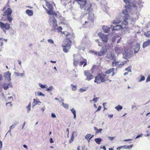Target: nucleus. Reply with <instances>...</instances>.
<instances>
[{
    "label": "nucleus",
    "instance_id": "a878e982",
    "mask_svg": "<svg viewBox=\"0 0 150 150\" xmlns=\"http://www.w3.org/2000/svg\"><path fill=\"white\" fill-rule=\"evenodd\" d=\"M108 59L111 60H114L115 58V57H114V55L112 54L111 53L109 55H108Z\"/></svg>",
    "mask_w": 150,
    "mask_h": 150
},
{
    "label": "nucleus",
    "instance_id": "a211bd4d",
    "mask_svg": "<svg viewBox=\"0 0 150 150\" xmlns=\"http://www.w3.org/2000/svg\"><path fill=\"white\" fill-rule=\"evenodd\" d=\"M106 50H101L98 52V54L100 56H103L105 54V53L107 52Z\"/></svg>",
    "mask_w": 150,
    "mask_h": 150
},
{
    "label": "nucleus",
    "instance_id": "864d4df0",
    "mask_svg": "<svg viewBox=\"0 0 150 150\" xmlns=\"http://www.w3.org/2000/svg\"><path fill=\"white\" fill-rule=\"evenodd\" d=\"M52 89V86H50L49 88L47 89V91H51Z\"/></svg>",
    "mask_w": 150,
    "mask_h": 150
},
{
    "label": "nucleus",
    "instance_id": "c03bdc74",
    "mask_svg": "<svg viewBox=\"0 0 150 150\" xmlns=\"http://www.w3.org/2000/svg\"><path fill=\"white\" fill-rule=\"evenodd\" d=\"M98 98H94L93 100L90 101V102H91L92 101H93L95 103H96Z\"/></svg>",
    "mask_w": 150,
    "mask_h": 150
},
{
    "label": "nucleus",
    "instance_id": "5701e85b",
    "mask_svg": "<svg viewBox=\"0 0 150 150\" xmlns=\"http://www.w3.org/2000/svg\"><path fill=\"white\" fill-rule=\"evenodd\" d=\"M74 132H73L72 134L71 138L69 141V144H71L73 141L74 139Z\"/></svg>",
    "mask_w": 150,
    "mask_h": 150
},
{
    "label": "nucleus",
    "instance_id": "7ed1b4c3",
    "mask_svg": "<svg viewBox=\"0 0 150 150\" xmlns=\"http://www.w3.org/2000/svg\"><path fill=\"white\" fill-rule=\"evenodd\" d=\"M46 2V6L47 8L44 6H43L45 10L47 13L48 15H53L54 16H57V14L54 11V8L51 4L49 3L48 1L45 0Z\"/></svg>",
    "mask_w": 150,
    "mask_h": 150
},
{
    "label": "nucleus",
    "instance_id": "ea45409f",
    "mask_svg": "<svg viewBox=\"0 0 150 150\" xmlns=\"http://www.w3.org/2000/svg\"><path fill=\"white\" fill-rule=\"evenodd\" d=\"M133 146V145L132 144V145H130L127 146H125V145L124 146H123L125 148H128V149H130Z\"/></svg>",
    "mask_w": 150,
    "mask_h": 150
},
{
    "label": "nucleus",
    "instance_id": "6ab92c4d",
    "mask_svg": "<svg viewBox=\"0 0 150 150\" xmlns=\"http://www.w3.org/2000/svg\"><path fill=\"white\" fill-rule=\"evenodd\" d=\"M115 50L116 53L119 54L121 53L122 51V49L121 47H116L115 48Z\"/></svg>",
    "mask_w": 150,
    "mask_h": 150
},
{
    "label": "nucleus",
    "instance_id": "09e8293b",
    "mask_svg": "<svg viewBox=\"0 0 150 150\" xmlns=\"http://www.w3.org/2000/svg\"><path fill=\"white\" fill-rule=\"evenodd\" d=\"M47 41H48V42L49 43H50L51 44H52L54 43V42L51 39H48L47 40Z\"/></svg>",
    "mask_w": 150,
    "mask_h": 150
},
{
    "label": "nucleus",
    "instance_id": "6e6d98bb",
    "mask_svg": "<svg viewBox=\"0 0 150 150\" xmlns=\"http://www.w3.org/2000/svg\"><path fill=\"white\" fill-rule=\"evenodd\" d=\"M98 42V45L99 46H101L102 45H103V44H102V42Z\"/></svg>",
    "mask_w": 150,
    "mask_h": 150
},
{
    "label": "nucleus",
    "instance_id": "2eb2a0df",
    "mask_svg": "<svg viewBox=\"0 0 150 150\" xmlns=\"http://www.w3.org/2000/svg\"><path fill=\"white\" fill-rule=\"evenodd\" d=\"M102 29L104 33H108L110 31V28L106 26H103L102 27Z\"/></svg>",
    "mask_w": 150,
    "mask_h": 150
},
{
    "label": "nucleus",
    "instance_id": "a19ab883",
    "mask_svg": "<svg viewBox=\"0 0 150 150\" xmlns=\"http://www.w3.org/2000/svg\"><path fill=\"white\" fill-rule=\"evenodd\" d=\"M98 66L97 65H95L93 66L92 68L91 69L92 71H94V70L98 68Z\"/></svg>",
    "mask_w": 150,
    "mask_h": 150
},
{
    "label": "nucleus",
    "instance_id": "f03ea898",
    "mask_svg": "<svg viewBox=\"0 0 150 150\" xmlns=\"http://www.w3.org/2000/svg\"><path fill=\"white\" fill-rule=\"evenodd\" d=\"M109 80L111 81L110 80H109L108 76L106 74L101 73L98 74L95 77L94 82L97 84H99L101 82H105Z\"/></svg>",
    "mask_w": 150,
    "mask_h": 150
},
{
    "label": "nucleus",
    "instance_id": "58836bf2",
    "mask_svg": "<svg viewBox=\"0 0 150 150\" xmlns=\"http://www.w3.org/2000/svg\"><path fill=\"white\" fill-rule=\"evenodd\" d=\"M33 102L35 105H37L39 103H41V102L39 100H37L35 99H33Z\"/></svg>",
    "mask_w": 150,
    "mask_h": 150
},
{
    "label": "nucleus",
    "instance_id": "ddd939ff",
    "mask_svg": "<svg viewBox=\"0 0 150 150\" xmlns=\"http://www.w3.org/2000/svg\"><path fill=\"white\" fill-rule=\"evenodd\" d=\"M123 28V27L121 25H117L114 26L112 30H120Z\"/></svg>",
    "mask_w": 150,
    "mask_h": 150
},
{
    "label": "nucleus",
    "instance_id": "dca6fc26",
    "mask_svg": "<svg viewBox=\"0 0 150 150\" xmlns=\"http://www.w3.org/2000/svg\"><path fill=\"white\" fill-rule=\"evenodd\" d=\"M140 48V45L138 43H137L134 48V52L135 53H136L138 52Z\"/></svg>",
    "mask_w": 150,
    "mask_h": 150
},
{
    "label": "nucleus",
    "instance_id": "6e6552de",
    "mask_svg": "<svg viewBox=\"0 0 150 150\" xmlns=\"http://www.w3.org/2000/svg\"><path fill=\"white\" fill-rule=\"evenodd\" d=\"M81 8H83L87 4V0H76Z\"/></svg>",
    "mask_w": 150,
    "mask_h": 150
},
{
    "label": "nucleus",
    "instance_id": "b1692460",
    "mask_svg": "<svg viewBox=\"0 0 150 150\" xmlns=\"http://www.w3.org/2000/svg\"><path fill=\"white\" fill-rule=\"evenodd\" d=\"M94 130L95 131H96V134H98L99 133H101L102 130V129H98L96 127H94Z\"/></svg>",
    "mask_w": 150,
    "mask_h": 150
},
{
    "label": "nucleus",
    "instance_id": "393cba45",
    "mask_svg": "<svg viewBox=\"0 0 150 150\" xmlns=\"http://www.w3.org/2000/svg\"><path fill=\"white\" fill-rule=\"evenodd\" d=\"M94 17V14H93L91 15L90 14L88 16V19L91 20L92 22H93Z\"/></svg>",
    "mask_w": 150,
    "mask_h": 150
},
{
    "label": "nucleus",
    "instance_id": "2f4dec72",
    "mask_svg": "<svg viewBox=\"0 0 150 150\" xmlns=\"http://www.w3.org/2000/svg\"><path fill=\"white\" fill-rule=\"evenodd\" d=\"M115 109L117 111H119L122 109V107L120 105H118L117 106L115 107Z\"/></svg>",
    "mask_w": 150,
    "mask_h": 150
},
{
    "label": "nucleus",
    "instance_id": "1a4fd4ad",
    "mask_svg": "<svg viewBox=\"0 0 150 150\" xmlns=\"http://www.w3.org/2000/svg\"><path fill=\"white\" fill-rule=\"evenodd\" d=\"M84 74L86 77V80L88 81L92 79L93 78V76L88 71H85Z\"/></svg>",
    "mask_w": 150,
    "mask_h": 150
},
{
    "label": "nucleus",
    "instance_id": "4d7b16f0",
    "mask_svg": "<svg viewBox=\"0 0 150 150\" xmlns=\"http://www.w3.org/2000/svg\"><path fill=\"white\" fill-rule=\"evenodd\" d=\"M51 116L53 118H55L56 117L55 115L53 113H52Z\"/></svg>",
    "mask_w": 150,
    "mask_h": 150
},
{
    "label": "nucleus",
    "instance_id": "de8ad7c7",
    "mask_svg": "<svg viewBox=\"0 0 150 150\" xmlns=\"http://www.w3.org/2000/svg\"><path fill=\"white\" fill-rule=\"evenodd\" d=\"M62 105L63 107L65 108H68L69 105L68 104H65L63 103H62Z\"/></svg>",
    "mask_w": 150,
    "mask_h": 150
},
{
    "label": "nucleus",
    "instance_id": "338daca9",
    "mask_svg": "<svg viewBox=\"0 0 150 150\" xmlns=\"http://www.w3.org/2000/svg\"><path fill=\"white\" fill-rule=\"evenodd\" d=\"M146 132H147V134H146V135L145 136H149L150 135V133H149L148 131H147Z\"/></svg>",
    "mask_w": 150,
    "mask_h": 150
},
{
    "label": "nucleus",
    "instance_id": "412c9836",
    "mask_svg": "<svg viewBox=\"0 0 150 150\" xmlns=\"http://www.w3.org/2000/svg\"><path fill=\"white\" fill-rule=\"evenodd\" d=\"M85 61H81L79 63V65L80 66H81L83 64V67H84L87 65V61L86 59H84Z\"/></svg>",
    "mask_w": 150,
    "mask_h": 150
},
{
    "label": "nucleus",
    "instance_id": "8fccbe9b",
    "mask_svg": "<svg viewBox=\"0 0 150 150\" xmlns=\"http://www.w3.org/2000/svg\"><path fill=\"white\" fill-rule=\"evenodd\" d=\"M6 106L10 107H11L12 106V104H11V102H8L6 103Z\"/></svg>",
    "mask_w": 150,
    "mask_h": 150
},
{
    "label": "nucleus",
    "instance_id": "774afa93",
    "mask_svg": "<svg viewBox=\"0 0 150 150\" xmlns=\"http://www.w3.org/2000/svg\"><path fill=\"white\" fill-rule=\"evenodd\" d=\"M25 74L24 73H21V74H20V75L21 77H22Z\"/></svg>",
    "mask_w": 150,
    "mask_h": 150
},
{
    "label": "nucleus",
    "instance_id": "cd10ccee",
    "mask_svg": "<svg viewBox=\"0 0 150 150\" xmlns=\"http://www.w3.org/2000/svg\"><path fill=\"white\" fill-rule=\"evenodd\" d=\"M71 111L72 113L74 115V119H76V111L74 110V108H72L71 110Z\"/></svg>",
    "mask_w": 150,
    "mask_h": 150
},
{
    "label": "nucleus",
    "instance_id": "052dcab7",
    "mask_svg": "<svg viewBox=\"0 0 150 150\" xmlns=\"http://www.w3.org/2000/svg\"><path fill=\"white\" fill-rule=\"evenodd\" d=\"M3 79L2 75L0 73V80H1Z\"/></svg>",
    "mask_w": 150,
    "mask_h": 150
},
{
    "label": "nucleus",
    "instance_id": "49530a36",
    "mask_svg": "<svg viewBox=\"0 0 150 150\" xmlns=\"http://www.w3.org/2000/svg\"><path fill=\"white\" fill-rule=\"evenodd\" d=\"M62 33L64 35H65V36L66 37H67L69 35H71V34L69 33H67V34H66L65 32H64V31L63 32H62Z\"/></svg>",
    "mask_w": 150,
    "mask_h": 150
},
{
    "label": "nucleus",
    "instance_id": "bb28decb",
    "mask_svg": "<svg viewBox=\"0 0 150 150\" xmlns=\"http://www.w3.org/2000/svg\"><path fill=\"white\" fill-rule=\"evenodd\" d=\"M95 141L98 144H100L102 141V139L100 138H97L95 139Z\"/></svg>",
    "mask_w": 150,
    "mask_h": 150
},
{
    "label": "nucleus",
    "instance_id": "e433bc0d",
    "mask_svg": "<svg viewBox=\"0 0 150 150\" xmlns=\"http://www.w3.org/2000/svg\"><path fill=\"white\" fill-rule=\"evenodd\" d=\"M131 67L129 66L125 68V70L126 71H127L128 72H131Z\"/></svg>",
    "mask_w": 150,
    "mask_h": 150
},
{
    "label": "nucleus",
    "instance_id": "4be33fe9",
    "mask_svg": "<svg viewBox=\"0 0 150 150\" xmlns=\"http://www.w3.org/2000/svg\"><path fill=\"white\" fill-rule=\"evenodd\" d=\"M54 24L52 25V29L53 30L55 31L56 30V28L57 26V21L56 20L54 21Z\"/></svg>",
    "mask_w": 150,
    "mask_h": 150
},
{
    "label": "nucleus",
    "instance_id": "c85d7f7f",
    "mask_svg": "<svg viewBox=\"0 0 150 150\" xmlns=\"http://www.w3.org/2000/svg\"><path fill=\"white\" fill-rule=\"evenodd\" d=\"M121 22V21L119 19H116L115 20H114L113 21V24H116L117 23H119Z\"/></svg>",
    "mask_w": 150,
    "mask_h": 150
},
{
    "label": "nucleus",
    "instance_id": "37998d69",
    "mask_svg": "<svg viewBox=\"0 0 150 150\" xmlns=\"http://www.w3.org/2000/svg\"><path fill=\"white\" fill-rule=\"evenodd\" d=\"M71 86H72V90L73 91H75L76 89V87L75 86L73 85L72 84H71Z\"/></svg>",
    "mask_w": 150,
    "mask_h": 150
},
{
    "label": "nucleus",
    "instance_id": "473e14b6",
    "mask_svg": "<svg viewBox=\"0 0 150 150\" xmlns=\"http://www.w3.org/2000/svg\"><path fill=\"white\" fill-rule=\"evenodd\" d=\"M127 61H125L124 62H122L121 64H119L118 65V67L120 68L122 67L123 66H124V65H125V64H126L127 63Z\"/></svg>",
    "mask_w": 150,
    "mask_h": 150
},
{
    "label": "nucleus",
    "instance_id": "13d9d810",
    "mask_svg": "<svg viewBox=\"0 0 150 150\" xmlns=\"http://www.w3.org/2000/svg\"><path fill=\"white\" fill-rule=\"evenodd\" d=\"M108 138L110 140H112L114 139V138L113 137H109Z\"/></svg>",
    "mask_w": 150,
    "mask_h": 150
},
{
    "label": "nucleus",
    "instance_id": "9d476101",
    "mask_svg": "<svg viewBox=\"0 0 150 150\" xmlns=\"http://www.w3.org/2000/svg\"><path fill=\"white\" fill-rule=\"evenodd\" d=\"M92 5L91 3H89L87 5L85 10L88 13H90L93 11V8H92Z\"/></svg>",
    "mask_w": 150,
    "mask_h": 150
},
{
    "label": "nucleus",
    "instance_id": "e2e57ef3",
    "mask_svg": "<svg viewBox=\"0 0 150 150\" xmlns=\"http://www.w3.org/2000/svg\"><path fill=\"white\" fill-rule=\"evenodd\" d=\"M15 74L16 76H19L20 75V74L18 72H15Z\"/></svg>",
    "mask_w": 150,
    "mask_h": 150
},
{
    "label": "nucleus",
    "instance_id": "5fc2aeb1",
    "mask_svg": "<svg viewBox=\"0 0 150 150\" xmlns=\"http://www.w3.org/2000/svg\"><path fill=\"white\" fill-rule=\"evenodd\" d=\"M14 127H15V126L13 125H12L10 127V130L11 131V129L14 128Z\"/></svg>",
    "mask_w": 150,
    "mask_h": 150
},
{
    "label": "nucleus",
    "instance_id": "69168bd1",
    "mask_svg": "<svg viewBox=\"0 0 150 150\" xmlns=\"http://www.w3.org/2000/svg\"><path fill=\"white\" fill-rule=\"evenodd\" d=\"M100 148L103 149L104 150H106V147L105 146H101Z\"/></svg>",
    "mask_w": 150,
    "mask_h": 150
},
{
    "label": "nucleus",
    "instance_id": "680f3d73",
    "mask_svg": "<svg viewBox=\"0 0 150 150\" xmlns=\"http://www.w3.org/2000/svg\"><path fill=\"white\" fill-rule=\"evenodd\" d=\"M101 108V107L100 106H99V107L98 108V109L97 110H96V111H99L100 110Z\"/></svg>",
    "mask_w": 150,
    "mask_h": 150
},
{
    "label": "nucleus",
    "instance_id": "423d86ee",
    "mask_svg": "<svg viewBox=\"0 0 150 150\" xmlns=\"http://www.w3.org/2000/svg\"><path fill=\"white\" fill-rule=\"evenodd\" d=\"M0 28L6 33V30H8L10 28V25L8 23H4L0 21Z\"/></svg>",
    "mask_w": 150,
    "mask_h": 150
},
{
    "label": "nucleus",
    "instance_id": "603ef678",
    "mask_svg": "<svg viewBox=\"0 0 150 150\" xmlns=\"http://www.w3.org/2000/svg\"><path fill=\"white\" fill-rule=\"evenodd\" d=\"M39 86L42 88H44L46 87L45 85H44L41 83H39Z\"/></svg>",
    "mask_w": 150,
    "mask_h": 150
},
{
    "label": "nucleus",
    "instance_id": "f257e3e1",
    "mask_svg": "<svg viewBox=\"0 0 150 150\" xmlns=\"http://www.w3.org/2000/svg\"><path fill=\"white\" fill-rule=\"evenodd\" d=\"M125 3V9L122 10V12L127 19L129 18V13L132 10V7L135 9H137L138 7H140L141 2L139 1L138 2L136 0H124Z\"/></svg>",
    "mask_w": 150,
    "mask_h": 150
},
{
    "label": "nucleus",
    "instance_id": "bf43d9fd",
    "mask_svg": "<svg viewBox=\"0 0 150 150\" xmlns=\"http://www.w3.org/2000/svg\"><path fill=\"white\" fill-rule=\"evenodd\" d=\"M50 142L51 143H52L54 142V141L52 138H51L50 139Z\"/></svg>",
    "mask_w": 150,
    "mask_h": 150
},
{
    "label": "nucleus",
    "instance_id": "20e7f679",
    "mask_svg": "<svg viewBox=\"0 0 150 150\" xmlns=\"http://www.w3.org/2000/svg\"><path fill=\"white\" fill-rule=\"evenodd\" d=\"M71 41L70 40L67 38L65 41L64 45H62L63 48V50L64 52L67 53L68 52V50L71 48Z\"/></svg>",
    "mask_w": 150,
    "mask_h": 150
},
{
    "label": "nucleus",
    "instance_id": "c9c22d12",
    "mask_svg": "<svg viewBox=\"0 0 150 150\" xmlns=\"http://www.w3.org/2000/svg\"><path fill=\"white\" fill-rule=\"evenodd\" d=\"M3 87L5 90H7L8 88V85L6 83L4 84L3 85Z\"/></svg>",
    "mask_w": 150,
    "mask_h": 150
},
{
    "label": "nucleus",
    "instance_id": "7c9ffc66",
    "mask_svg": "<svg viewBox=\"0 0 150 150\" xmlns=\"http://www.w3.org/2000/svg\"><path fill=\"white\" fill-rule=\"evenodd\" d=\"M79 63V61L77 60H74L73 62V65L74 67H76Z\"/></svg>",
    "mask_w": 150,
    "mask_h": 150
},
{
    "label": "nucleus",
    "instance_id": "79ce46f5",
    "mask_svg": "<svg viewBox=\"0 0 150 150\" xmlns=\"http://www.w3.org/2000/svg\"><path fill=\"white\" fill-rule=\"evenodd\" d=\"M141 79L139 80V82H141L143 81H144L145 79V77L144 76H141Z\"/></svg>",
    "mask_w": 150,
    "mask_h": 150
},
{
    "label": "nucleus",
    "instance_id": "0eeeda50",
    "mask_svg": "<svg viewBox=\"0 0 150 150\" xmlns=\"http://www.w3.org/2000/svg\"><path fill=\"white\" fill-rule=\"evenodd\" d=\"M98 35L102 39L103 42L106 43L108 42V35L101 33H98Z\"/></svg>",
    "mask_w": 150,
    "mask_h": 150
},
{
    "label": "nucleus",
    "instance_id": "0e129e2a",
    "mask_svg": "<svg viewBox=\"0 0 150 150\" xmlns=\"http://www.w3.org/2000/svg\"><path fill=\"white\" fill-rule=\"evenodd\" d=\"M142 134H141L139 135H137V137H136V139L140 137H142Z\"/></svg>",
    "mask_w": 150,
    "mask_h": 150
},
{
    "label": "nucleus",
    "instance_id": "f3484780",
    "mask_svg": "<svg viewBox=\"0 0 150 150\" xmlns=\"http://www.w3.org/2000/svg\"><path fill=\"white\" fill-rule=\"evenodd\" d=\"M150 45V39H149L147 41L144 42L143 45V48L149 46Z\"/></svg>",
    "mask_w": 150,
    "mask_h": 150
},
{
    "label": "nucleus",
    "instance_id": "3c124183",
    "mask_svg": "<svg viewBox=\"0 0 150 150\" xmlns=\"http://www.w3.org/2000/svg\"><path fill=\"white\" fill-rule=\"evenodd\" d=\"M146 82H148L150 81V75H149L148 76V77L146 79Z\"/></svg>",
    "mask_w": 150,
    "mask_h": 150
},
{
    "label": "nucleus",
    "instance_id": "c756f323",
    "mask_svg": "<svg viewBox=\"0 0 150 150\" xmlns=\"http://www.w3.org/2000/svg\"><path fill=\"white\" fill-rule=\"evenodd\" d=\"M91 136V134H87L85 137V139L87 140H88V142H89L90 141V140L91 139V138H90V136Z\"/></svg>",
    "mask_w": 150,
    "mask_h": 150
},
{
    "label": "nucleus",
    "instance_id": "4468645a",
    "mask_svg": "<svg viewBox=\"0 0 150 150\" xmlns=\"http://www.w3.org/2000/svg\"><path fill=\"white\" fill-rule=\"evenodd\" d=\"M124 16H125L124 17H125V19L123 20L121 26H122V27H123V26H124V28H126V27L125 26L127 25H128V22L127 21V20L129 19V18H128V19H127L125 17V15H124Z\"/></svg>",
    "mask_w": 150,
    "mask_h": 150
},
{
    "label": "nucleus",
    "instance_id": "a18cd8bd",
    "mask_svg": "<svg viewBox=\"0 0 150 150\" xmlns=\"http://www.w3.org/2000/svg\"><path fill=\"white\" fill-rule=\"evenodd\" d=\"M57 30L58 32H62V27L61 26H59L57 28Z\"/></svg>",
    "mask_w": 150,
    "mask_h": 150
},
{
    "label": "nucleus",
    "instance_id": "39448f33",
    "mask_svg": "<svg viewBox=\"0 0 150 150\" xmlns=\"http://www.w3.org/2000/svg\"><path fill=\"white\" fill-rule=\"evenodd\" d=\"M12 13V10L11 8H8L6 10L4 13L3 16H7V19L9 23H11L13 20L12 18L10 16Z\"/></svg>",
    "mask_w": 150,
    "mask_h": 150
},
{
    "label": "nucleus",
    "instance_id": "f8f14e48",
    "mask_svg": "<svg viewBox=\"0 0 150 150\" xmlns=\"http://www.w3.org/2000/svg\"><path fill=\"white\" fill-rule=\"evenodd\" d=\"M114 68H110V69L108 70L105 71L104 73L105 74H106L107 75L110 74L111 73H112V76H113L115 74L114 72Z\"/></svg>",
    "mask_w": 150,
    "mask_h": 150
},
{
    "label": "nucleus",
    "instance_id": "f704fd0d",
    "mask_svg": "<svg viewBox=\"0 0 150 150\" xmlns=\"http://www.w3.org/2000/svg\"><path fill=\"white\" fill-rule=\"evenodd\" d=\"M30 107H31V103L30 102L28 106L26 108L27 110V111L28 112H29L30 110Z\"/></svg>",
    "mask_w": 150,
    "mask_h": 150
},
{
    "label": "nucleus",
    "instance_id": "aec40b11",
    "mask_svg": "<svg viewBox=\"0 0 150 150\" xmlns=\"http://www.w3.org/2000/svg\"><path fill=\"white\" fill-rule=\"evenodd\" d=\"M26 13L29 16H31L33 14V11L32 10L27 9L26 11Z\"/></svg>",
    "mask_w": 150,
    "mask_h": 150
},
{
    "label": "nucleus",
    "instance_id": "9b49d317",
    "mask_svg": "<svg viewBox=\"0 0 150 150\" xmlns=\"http://www.w3.org/2000/svg\"><path fill=\"white\" fill-rule=\"evenodd\" d=\"M11 73L9 71H8L4 74V76L7 79L8 81H10L11 80Z\"/></svg>",
    "mask_w": 150,
    "mask_h": 150
},
{
    "label": "nucleus",
    "instance_id": "4c0bfd02",
    "mask_svg": "<svg viewBox=\"0 0 150 150\" xmlns=\"http://www.w3.org/2000/svg\"><path fill=\"white\" fill-rule=\"evenodd\" d=\"M119 62L117 61H113L112 63V66L113 67L114 66H116L119 63Z\"/></svg>",
    "mask_w": 150,
    "mask_h": 150
},
{
    "label": "nucleus",
    "instance_id": "72a5a7b5",
    "mask_svg": "<svg viewBox=\"0 0 150 150\" xmlns=\"http://www.w3.org/2000/svg\"><path fill=\"white\" fill-rule=\"evenodd\" d=\"M35 94L36 96H45V95L44 94H43V93H42L41 92H38L37 93H35Z\"/></svg>",
    "mask_w": 150,
    "mask_h": 150
}]
</instances>
